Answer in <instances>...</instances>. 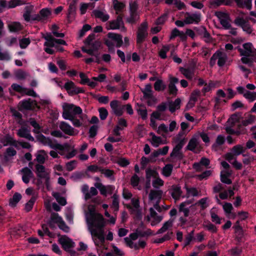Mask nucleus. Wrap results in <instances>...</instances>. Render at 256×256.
Wrapping results in <instances>:
<instances>
[{"instance_id":"e433bc0d","label":"nucleus","mask_w":256,"mask_h":256,"mask_svg":"<svg viewBox=\"0 0 256 256\" xmlns=\"http://www.w3.org/2000/svg\"><path fill=\"white\" fill-rule=\"evenodd\" d=\"M67 105L68 106H70V112L72 114H73V116L76 115V114H82V109L78 106H76L73 104H67Z\"/></svg>"},{"instance_id":"0e129e2a","label":"nucleus","mask_w":256,"mask_h":256,"mask_svg":"<svg viewBox=\"0 0 256 256\" xmlns=\"http://www.w3.org/2000/svg\"><path fill=\"white\" fill-rule=\"evenodd\" d=\"M223 209L226 214H230L234 208L231 203L226 202L223 205Z\"/></svg>"},{"instance_id":"37998d69","label":"nucleus","mask_w":256,"mask_h":256,"mask_svg":"<svg viewBox=\"0 0 256 256\" xmlns=\"http://www.w3.org/2000/svg\"><path fill=\"white\" fill-rule=\"evenodd\" d=\"M214 14L220 20V21L223 19L230 20L229 14L225 12L222 11H216L215 12Z\"/></svg>"},{"instance_id":"2eb2a0df","label":"nucleus","mask_w":256,"mask_h":256,"mask_svg":"<svg viewBox=\"0 0 256 256\" xmlns=\"http://www.w3.org/2000/svg\"><path fill=\"white\" fill-rule=\"evenodd\" d=\"M52 148L60 150V152H59V154L61 156H64V152H68L71 150V146L68 143H65L63 144H56L53 145Z\"/></svg>"},{"instance_id":"f03ea898","label":"nucleus","mask_w":256,"mask_h":256,"mask_svg":"<svg viewBox=\"0 0 256 256\" xmlns=\"http://www.w3.org/2000/svg\"><path fill=\"white\" fill-rule=\"evenodd\" d=\"M46 40L44 45L46 48H44V51L48 54H54L55 53L54 50L52 48L56 44L66 45V42L62 39H56L54 38L50 33H46V36H44Z\"/></svg>"},{"instance_id":"39448f33","label":"nucleus","mask_w":256,"mask_h":256,"mask_svg":"<svg viewBox=\"0 0 256 256\" xmlns=\"http://www.w3.org/2000/svg\"><path fill=\"white\" fill-rule=\"evenodd\" d=\"M64 88L70 96L84 92V90L82 88L76 87L74 83L72 81H68L66 82L64 85Z\"/></svg>"},{"instance_id":"774afa93","label":"nucleus","mask_w":256,"mask_h":256,"mask_svg":"<svg viewBox=\"0 0 256 256\" xmlns=\"http://www.w3.org/2000/svg\"><path fill=\"white\" fill-rule=\"evenodd\" d=\"M204 227L206 228L208 231L212 233H216L218 231V228L216 226L210 222L208 224L204 225Z\"/></svg>"},{"instance_id":"a211bd4d","label":"nucleus","mask_w":256,"mask_h":256,"mask_svg":"<svg viewBox=\"0 0 256 256\" xmlns=\"http://www.w3.org/2000/svg\"><path fill=\"white\" fill-rule=\"evenodd\" d=\"M20 172L22 174V180L25 184H28L30 182V178H32V171L28 167L22 168Z\"/></svg>"},{"instance_id":"393cba45","label":"nucleus","mask_w":256,"mask_h":256,"mask_svg":"<svg viewBox=\"0 0 256 256\" xmlns=\"http://www.w3.org/2000/svg\"><path fill=\"white\" fill-rule=\"evenodd\" d=\"M198 143V139L196 137H192L188 142V144L186 148V150L194 152Z\"/></svg>"},{"instance_id":"ddd939ff","label":"nucleus","mask_w":256,"mask_h":256,"mask_svg":"<svg viewBox=\"0 0 256 256\" xmlns=\"http://www.w3.org/2000/svg\"><path fill=\"white\" fill-rule=\"evenodd\" d=\"M60 129L66 134L75 136L76 134L74 132V128L66 122H62L60 124Z\"/></svg>"},{"instance_id":"603ef678","label":"nucleus","mask_w":256,"mask_h":256,"mask_svg":"<svg viewBox=\"0 0 256 256\" xmlns=\"http://www.w3.org/2000/svg\"><path fill=\"white\" fill-rule=\"evenodd\" d=\"M155 180L152 181V185L154 188H158L160 186H162L164 185V181L159 178L158 176V177L154 178Z\"/></svg>"},{"instance_id":"4468645a","label":"nucleus","mask_w":256,"mask_h":256,"mask_svg":"<svg viewBox=\"0 0 256 256\" xmlns=\"http://www.w3.org/2000/svg\"><path fill=\"white\" fill-rule=\"evenodd\" d=\"M107 36L108 38L116 42V46L117 48H120L122 46L123 44L122 36L120 34L108 32Z\"/></svg>"},{"instance_id":"f3484780","label":"nucleus","mask_w":256,"mask_h":256,"mask_svg":"<svg viewBox=\"0 0 256 256\" xmlns=\"http://www.w3.org/2000/svg\"><path fill=\"white\" fill-rule=\"evenodd\" d=\"M196 30L199 35L202 36L204 38H206L204 40L206 42H211L212 38L205 26H202L197 28Z\"/></svg>"},{"instance_id":"79ce46f5","label":"nucleus","mask_w":256,"mask_h":256,"mask_svg":"<svg viewBox=\"0 0 256 256\" xmlns=\"http://www.w3.org/2000/svg\"><path fill=\"white\" fill-rule=\"evenodd\" d=\"M186 198H188L190 197V195L191 194L194 196H198V192L196 188H188L186 187Z\"/></svg>"},{"instance_id":"5701e85b","label":"nucleus","mask_w":256,"mask_h":256,"mask_svg":"<svg viewBox=\"0 0 256 256\" xmlns=\"http://www.w3.org/2000/svg\"><path fill=\"white\" fill-rule=\"evenodd\" d=\"M70 108L68 106L66 103H65L63 106V112L62 117L65 120H70L73 117V114H72L70 112Z\"/></svg>"},{"instance_id":"c756f323","label":"nucleus","mask_w":256,"mask_h":256,"mask_svg":"<svg viewBox=\"0 0 256 256\" xmlns=\"http://www.w3.org/2000/svg\"><path fill=\"white\" fill-rule=\"evenodd\" d=\"M246 148H244L240 144H237L232 147L231 150V152L235 155V156H238L244 152L246 150Z\"/></svg>"},{"instance_id":"c9c22d12","label":"nucleus","mask_w":256,"mask_h":256,"mask_svg":"<svg viewBox=\"0 0 256 256\" xmlns=\"http://www.w3.org/2000/svg\"><path fill=\"white\" fill-rule=\"evenodd\" d=\"M173 170V165L172 164H166L162 170V174L166 176H170Z\"/></svg>"},{"instance_id":"58836bf2","label":"nucleus","mask_w":256,"mask_h":256,"mask_svg":"<svg viewBox=\"0 0 256 256\" xmlns=\"http://www.w3.org/2000/svg\"><path fill=\"white\" fill-rule=\"evenodd\" d=\"M9 30L11 32H16L22 29V25L20 22H14L8 26Z\"/></svg>"},{"instance_id":"20e7f679","label":"nucleus","mask_w":256,"mask_h":256,"mask_svg":"<svg viewBox=\"0 0 256 256\" xmlns=\"http://www.w3.org/2000/svg\"><path fill=\"white\" fill-rule=\"evenodd\" d=\"M148 24L146 22H142L138 28L136 34V43L142 44L148 36L147 32Z\"/></svg>"},{"instance_id":"412c9836","label":"nucleus","mask_w":256,"mask_h":256,"mask_svg":"<svg viewBox=\"0 0 256 256\" xmlns=\"http://www.w3.org/2000/svg\"><path fill=\"white\" fill-rule=\"evenodd\" d=\"M18 135L20 138H24L28 139L29 140H32V136L26 127H22L18 130Z\"/></svg>"},{"instance_id":"8fccbe9b","label":"nucleus","mask_w":256,"mask_h":256,"mask_svg":"<svg viewBox=\"0 0 256 256\" xmlns=\"http://www.w3.org/2000/svg\"><path fill=\"white\" fill-rule=\"evenodd\" d=\"M94 186L96 188H98L100 192V194L106 196L107 194V190L106 187L103 185L102 183L96 182L94 184Z\"/></svg>"},{"instance_id":"9d476101","label":"nucleus","mask_w":256,"mask_h":256,"mask_svg":"<svg viewBox=\"0 0 256 256\" xmlns=\"http://www.w3.org/2000/svg\"><path fill=\"white\" fill-rule=\"evenodd\" d=\"M38 98V100H33V112L37 109L40 110L42 107L45 106L48 104V102L46 100L40 99L37 94L33 90V98Z\"/></svg>"},{"instance_id":"aec40b11","label":"nucleus","mask_w":256,"mask_h":256,"mask_svg":"<svg viewBox=\"0 0 256 256\" xmlns=\"http://www.w3.org/2000/svg\"><path fill=\"white\" fill-rule=\"evenodd\" d=\"M36 170L38 176L42 178H47L48 174L45 171V167L44 166L37 164L36 166Z\"/></svg>"},{"instance_id":"1a4fd4ad","label":"nucleus","mask_w":256,"mask_h":256,"mask_svg":"<svg viewBox=\"0 0 256 256\" xmlns=\"http://www.w3.org/2000/svg\"><path fill=\"white\" fill-rule=\"evenodd\" d=\"M18 108L19 111L23 113L26 111L32 110V100L30 98H28V100L20 101L18 105Z\"/></svg>"},{"instance_id":"cd10ccee","label":"nucleus","mask_w":256,"mask_h":256,"mask_svg":"<svg viewBox=\"0 0 256 256\" xmlns=\"http://www.w3.org/2000/svg\"><path fill=\"white\" fill-rule=\"evenodd\" d=\"M179 70L187 79L190 80L192 79L194 72L190 68L180 67Z\"/></svg>"},{"instance_id":"4be33fe9","label":"nucleus","mask_w":256,"mask_h":256,"mask_svg":"<svg viewBox=\"0 0 256 256\" xmlns=\"http://www.w3.org/2000/svg\"><path fill=\"white\" fill-rule=\"evenodd\" d=\"M162 194V192L161 190H152L149 194V199L153 200L158 199L157 200H160Z\"/></svg>"},{"instance_id":"4c0bfd02","label":"nucleus","mask_w":256,"mask_h":256,"mask_svg":"<svg viewBox=\"0 0 256 256\" xmlns=\"http://www.w3.org/2000/svg\"><path fill=\"white\" fill-rule=\"evenodd\" d=\"M173 234H174L173 232H168L166 234H165L162 238L156 239L154 241V242L158 243V244H162L166 240H170L171 238V236H172Z\"/></svg>"},{"instance_id":"338daca9","label":"nucleus","mask_w":256,"mask_h":256,"mask_svg":"<svg viewBox=\"0 0 256 256\" xmlns=\"http://www.w3.org/2000/svg\"><path fill=\"white\" fill-rule=\"evenodd\" d=\"M112 206L115 208L114 210L118 211L119 208V201L118 200V196L116 194H114L112 196Z\"/></svg>"},{"instance_id":"864d4df0","label":"nucleus","mask_w":256,"mask_h":256,"mask_svg":"<svg viewBox=\"0 0 256 256\" xmlns=\"http://www.w3.org/2000/svg\"><path fill=\"white\" fill-rule=\"evenodd\" d=\"M98 112L100 120H105L108 114L107 110L104 108H98Z\"/></svg>"},{"instance_id":"bf43d9fd","label":"nucleus","mask_w":256,"mask_h":256,"mask_svg":"<svg viewBox=\"0 0 256 256\" xmlns=\"http://www.w3.org/2000/svg\"><path fill=\"white\" fill-rule=\"evenodd\" d=\"M168 88V92L170 95L176 96L177 94L178 90L176 85H174L173 84H169Z\"/></svg>"},{"instance_id":"4d7b16f0","label":"nucleus","mask_w":256,"mask_h":256,"mask_svg":"<svg viewBox=\"0 0 256 256\" xmlns=\"http://www.w3.org/2000/svg\"><path fill=\"white\" fill-rule=\"evenodd\" d=\"M50 220L58 224L62 220V218L61 216H59L58 213L54 212L52 214Z\"/></svg>"},{"instance_id":"bb28decb","label":"nucleus","mask_w":256,"mask_h":256,"mask_svg":"<svg viewBox=\"0 0 256 256\" xmlns=\"http://www.w3.org/2000/svg\"><path fill=\"white\" fill-rule=\"evenodd\" d=\"M154 86V90L158 92L164 91L166 88V86L164 84L163 80L160 79L156 80Z\"/></svg>"},{"instance_id":"e2e57ef3","label":"nucleus","mask_w":256,"mask_h":256,"mask_svg":"<svg viewBox=\"0 0 256 256\" xmlns=\"http://www.w3.org/2000/svg\"><path fill=\"white\" fill-rule=\"evenodd\" d=\"M229 252L232 256H240L242 253V248L234 247L230 249Z\"/></svg>"},{"instance_id":"a19ab883","label":"nucleus","mask_w":256,"mask_h":256,"mask_svg":"<svg viewBox=\"0 0 256 256\" xmlns=\"http://www.w3.org/2000/svg\"><path fill=\"white\" fill-rule=\"evenodd\" d=\"M124 242L128 246L129 248H134L135 250H138L139 249V246L137 244H134L132 240H131L129 238L126 237L124 238Z\"/></svg>"},{"instance_id":"0eeeda50","label":"nucleus","mask_w":256,"mask_h":256,"mask_svg":"<svg viewBox=\"0 0 256 256\" xmlns=\"http://www.w3.org/2000/svg\"><path fill=\"white\" fill-rule=\"evenodd\" d=\"M123 14H120L118 15L116 20L109 21L108 26L107 27L108 30H118L120 29L121 24H124V21L122 20Z\"/></svg>"},{"instance_id":"680f3d73","label":"nucleus","mask_w":256,"mask_h":256,"mask_svg":"<svg viewBox=\"0 0 256 256\" xmlns=\"http://www.w3.org/2000/svg\"><path fill=\"white\" fill-rule=\"evenodd\" d=\"M98 130V126L97 125L94 124L90 126L89 130V137L90 138H94L97 134Z\"/></svg>"},{"instance_id":"13d9d810","label":"nucleus","mask_w":256,"mask_h":256,"mask_svg":"<svg viewBox=\"0 0 256 256\" xmlns=\"http://www.w3.org/2000/svg\"><path fill=\"white\" fill-rule=\"evenodd\" d=\"M140 179L136 174H134L130 178V184L133 187L138 186Z\"/></svg>"},{"instance_id":"09e8293b","label":"nucleus","mask_w":256,"mask_h":256,"mask_svg":"<svg viewBox=\"0 0 256 256\" xmlns=\"http://www.w3.org/2000/svg\"><path fill=\"white\" fill-rule=\"evenodd\" d=\"M230 176V174L228 172H226L225 174H220V180L222 182L227 184H230L232 183V181L230 179L228 178V176Z\"/></svg>"},{"instance_id":"f8f14e48","label":"nucleus","mask_w":256,"mask_h":256,"mask_svg":"<svg viewBox=\"0 0 256 256\" xmlns=\"http://www.w3.org/2000/svg\"><path fill=\"white\" fill-rule=\"evenodd\" d=\"M10 88L14 91L19 92L20 94H26L29 96H32V89L28 90L26 88H23L17 84H12L11 85Z\"/></svg>"},{"instance_id":"f257e3e1","label":"nucleus","mask_w":256,"mask_h":256,"mask_svg":"<svg viewBox=\"0 0 256 256\" xmlns=\"http://www.w3.org/2000/svg\"><path fill=\"white\" fill-rule=\"evenodd\" d=\"M91 218L87 219L91 234L97 237L102 243L104 242V228L106 226V220L100 213H95L94 209L90 210Z\"/></svg>"},{"instance_id":"473e14b6","label":"nucleus","mask_w":256,"mask_h":256,"mask_svg":"<svg viewBox=\"0 0 256 256\" xmlns=\"http://www.w3.org/2000/svg\"><path fill=\"white\" fill-rule=\"evenodd\" d=\"M114 162L121 167H126L130 164L128 160L122 157H117Z\"/></svg>"},{"instance_id":"7c9ffc66","label":"nucleus","mask_w":256,"mask_h":256,"mask_svg":"<svg viewBox=\"0 0 256 256\" xmlns=\"http://www.w3.org/2000/svg\"><path fill=\"white\" fill-rule=\"evenodd\" d=\"M181 150L177 146H176L170 154V157H176L178 158V160H182L184 157V154L180 152Z\"/></svg>"},{"instance_id":"b1692460","label":"nucleus","mask_w":256,"mask_h":256,"mask_svg":"<svg viewBox=\"0 0 256 256\" xmlns=\"http://www.w3.org/2000/svg\"><path fill=\"white\" fill-rule=\"evenodd\" d=\"M181 188L178 186H173L170 192L172 196L175 200H178L182 194Z\"/></svg>"},{"instance_id":"5fc2aeb1","label":"nucleus","mask_w":256,"mask_h":256,"mask_svg":"<svg viewBox=\"0 0 256 256\" xmlns=\"http://www.w3.org/2000/svg\"><path fill=\"white\" fill-rule=\"evenodd\" d=\"M46 153L44 150L40 151L39 153L36 155V160L40 164H44L45 161L44 156Z\"/></svg>"},{"instance_id":"6ab92c4d","label":"nucleus","mask_w":256,"mask_h":256,"mask_svg":"<svg viewBox=\"0 0 256 256\" xmlns=\"http://www.w3.org/2000/svg\"><path fill=\"white\" fill-rule=\"evenodd\" d=\"M76 0H73L72 2L70 4L68 10V14L67 16L68 20L69 23L71 22V20H70V16H74L76 14Z\"/></svg>"},{"instance_id":"de8ad7c7","label":"nucleus","mask_w":256,"mask_h":256,"mask_svg":"<svg viewBox=\"0 0 256 256\" xmlns=\"http://www.w3.org/2000/svg\"><path fill=\"white\" fill-rule=\"evenodd\" d=\"M222 52L219 50H217L211 57L210 60V65L212 67L216 64V60L221 56Z\"/></svg>"},{"instance_id":"423d86ee","label":"nucleus","mask_w":256,"mask_h":256,"mask_svg":"<svg viewBox=\"0 0 256 256\" xmlns=\"http://www.w3.org/2000/svg\"><path fill=\"white\" fill-rule=\"evenodd\" d=\"M52 14V12L48 8H42L39 14H33V21H44L48 19Z\"/></svg>"},{"instance_id":"7ed1b4c3","label":"nucleus","mask_w":256,"mask_h":256,"mask_svg":"<svg viewBox=\"0 0 256 256\" xmlns=\"http://www.w3.org/2000/svg\"><path fill=\"white\" fill-rule=\"evenodd\" d=\"M58 242L61 244L62 248L69 253L70 256H75L76 254V252L72 250L76 246L75 242L72 239L67 236H64L58 239Z\"/></svg>"},{"instance_id":"052dcab7","label":"nucleus","mask_w":256,"mask_h":256,"mask_svg":"<svg viewBox=\"0 0 256 256\" xmlns=\"http://www.w3.org/2000/svg\"><path fill=\"white\" fill-rule=\"evenodd\" d=\"M213 86H214V84L212 81L210 80L208 84L206 83L202 90V92L203 93L204 96H205L206 92H210Z\"/></svg>"},{"instance_id":"f704fd0d","label":"nucleus","mask_w":256,"mask_h":256,"mask_svg":"<svg viewBox=\"0 0 256 256\" xmlns=\"http://www.w3.org/2000/svg\"><path fill=\"white\" fill-rule=\"evenodd\" d=\"M22 195L18 192H15L12 198L10 200V205L12 206H15L22 198Z\"/></svg>"},{"instance_id":"72a5a7b5","label":"nucleus","mask_w":256,"mask_h":256,"mask_svg":"<svg viewBox=\"0 0 256 256\" xmlns=\"http://www.w3.org/2000/svg\"><path fill=\"white\" fill-rule=\"evenodd\" d=\"M52 196L55 198L56 202L61 206H64L66 204V199L61 196L60 194L58 192H54Z\"/></svg>"},{"instance_id":"6e6d98bb","label":"nucleus","mask_w":256,"mask_h":256,"mask_svg":"<svg viewBox=\"0 0 256 256\" xmlns=\"http://www.w3.org/2000/svg\"><path fill=\"white\" fill-rule=\"evenodd\" d=\"M138 18L137 13L130 12V16L127 18L126 22L130 24H135Z\"/></svg>"},{"instance_id":"c03bdc74","label":"nucleus","mask_w":256,"mask_h":256,"mask_svg":"<svg viewBox=\"0 0 256 256\" xmlns=\"http://www.w3.org/2000/svg\"><path fill=\"white\" fill-rule=\"evenodd\" d=\"M170 50V47L168 46H163L162 48L160 50L158 55L162 59H166L167 58L166 52Z\"/></svg>"},{"instance_id":"49530a36","label":"nucleus","mask_w":256,"mask_h":256,"mask_svg":"<svg viewBox=\"0 0 256 256\" xmlns=\"http://www.w3.org/2000/svg\"><path fill=\"white\" fill-rule=\"evenodd\" d=\"M256 120V116H255L250 114L247 119L242 120V126H246L248 124H252Z\"/></svg>"},{"instance_id":"dca6fc26","label":"nucleus","mask_w":256,"mask_h":256,"mask_svg":"<svg viewBox=\"0 0 256 256\" xmlns=\"http://www.w3.org/2000/svg\"><path fill=\"white\" fill-rule=\"evenodd\" d=\"M36 138L37 141L41 142L44 145H48L51 148L53 146L54 144H52V140L50 138L46 137L44 135L42 134L40 132L36 134Z\"/></svg>"},{"instance_id":"a18cd8bd","label":"nucleus","mask_w":256,"mask_h":256,"mask_svg":"<svg viewBox=\"0 0 256 256\" xmlns=\"http://www.w3.org/2000/svg\"><path fill=\"white\" fill-rule=\"evenodd\" d=\"M150 135L152 136V144L155 147H158L162 144V140L160 137L156 136L153 132H150Z\"/></svg>"},{"instance_id":"6e6552de","label":"nucleus","mask_w":256,"mask_h":256,"mask_svg":"<svg viewBox=\"0 0 256 256\" xmlns=\"http://www.w3.org/2000/svg\"><path fill=\"white\" fill-rule=\"evenodd\" d=\"M158 176V172L150 168L146 169V182L145 188L146 190L150 188L151 178H156Z\"/></svg>"},{"instance_id":"9b49d317","label":"nucleus","mask_w":256,"mask_h":256,"mask_svg":"<svg viewBox=\"0 0 256 256\" xmlns=\"http://www.w3.org/2000/svg\"><path fill=\"white\" fill-rule=\"evenodd\" d=\"M202 14L200 12H196L192 14H188L184 22L186 24H198L201 20Z\"/></svg>"},{"instance_id":"3c124183","label":"nucleus","mask_w":256,"mask_h":256,"mask_svg":"<svg viewBox=\"0 0 256 256\" xmlns=\"http://www.w3.org/2000/svg\"><path fill=\"white\" fill-rule=\"evenodd\" d=\"M244 96L250 102H252L256 99L255 92H252L248 90H246V92L244 94Z\"/></svg>"},{"instance_id":"2f4dec72","label":"nucleus","mask_w":256,"mask_h":256,"mask_svg":"<svg viewBox=\"0 0 256 256\" xmlns=\"http://www.w3.org/2000/svg\"><path fill=\"white\" fill-rule=\"evenodd\" d=\"M226 141L225 137L222 135H218L216 140L215 143L212 145V148L216 150L218 146L222 145Z\"/></svg>"},{"instance_id":"a878e982","label":"nucleus","mask_w":256,"mask_h":256,"mask_svg":"<svg viewBox=\"0 0 256 256\" xmlns=\"http://www.w3.org/2000/svg\"><path fill=\"white\" fill-rule=\"evenodd\" d=\"M92 12L96 18H100L104 22H106L110 18L108 14H104L100 10H94Z\"/></svg>"},{"instance_id":"ea45409f","label":"nucleus","mask_w":256,"mask_h":256,"mask_svg":"<svg viewBox=\"0 0 256 256\" xmlns=\"http://www.w3.org/2000/svg\"><path fill=\"white\" fill-rule=\"evenodd\" d=\"M16 78L19 80H23L26 77V74L21 69H18L14 72Z\"/></svg>"},{"instance_id":"c85d7f7f","label":"nucleus","mask_w":256,"mask_h":256,"mask_svg":"<svg viewBox=\"0 0 256 256\" xmlns=\"http://www.w3.org/2000/svg\"><path fill=\"white\" fill-rule=\"evenodd\" d=\"M4 142H6V144H4V146L10 144L17 148H18V142L14 140L10 135H6L5 136Z\"/></svg>"},{"instance_id":"69168bd1","label":"nucleus","mask_w":256,"mask_h":256,"mask_svg":"<svg viewBox=\"0 0 256 256\" xmlns=\"http://www.w3.org/2000/svg\"><path fill=\"white\" fill-rule=\"evenodd\" d=\"M100 172L104 174L105 176L108 178H111L114 174V171L110 169H104L102 168L100 170Z\"/></svg>"}]
</instances>
